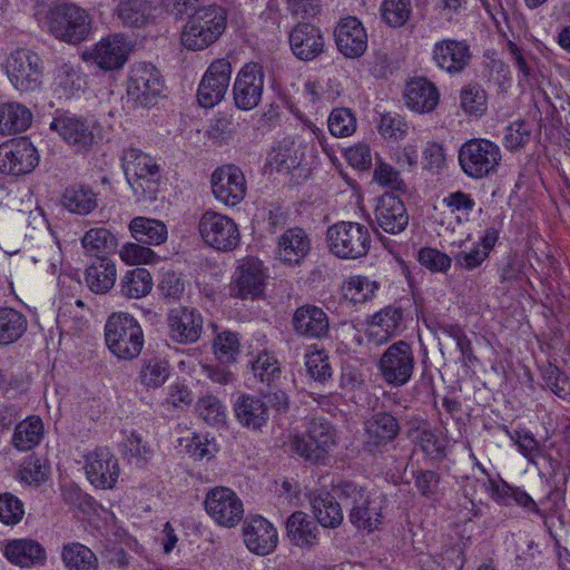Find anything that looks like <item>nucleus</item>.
<instances>
[{"label": "nucleus", "mask_w": 570, "mask_h": 570, "mask_svg": "<svg viewBox=\"0 0 570 570\" xmlns=\"http://www.w3.org/2000/svg\"><path fill=\"white\" fill-rule=\"evenodd\" d=\"M227 12L217 4L198 8L181 32L183 46L193 51L204 50L216 42L226 29Z\"/></svg>", "instance_id": "nucleus-1"}, {"label": "nucleus", "mask_w": 570, "mask_h": 570, "mask_svg": "<svg viewBox=\"0 0 570 570\" xmlns=\"http://www.w3.org/2000/svg\"><path fill=\"white\" fill-rule=\"evenodd\" d=\"M337 497L342 504L350 508V521L357 529L368 532L377 529L383 515L382 499L370 494L364 488L354 482H343L337 487Z\"/></svg>", "instance_id": "nucleus-2"}, {"label": "nucleus", "mask_w": 570, "mask_h": 570, "mask_svg": "<svg viewBox=\"0 0 570 570\" xmlns=\"http://www.w3.org/2000/svg\"><path fill=\"white\" fill-rule=\"evenodd\" d=\"M105 340L111 353L122 360L137 357L144 345L142 330L128 313H114L109 316L105 325Z\"/></svg>", "instance_id": "nucleus-3"}, {"label": "nucleus", "mask_w": 570, "mask_h": 570, "mask_svg": "<svg viewBox=\"0 0 570 570\" xmlns=\"http://www.w3.org/2000/svg\"><path fill=\"white\" fill-rule=\"evenodd\" d=\"M122 168L137 200H153L159 185V167L149 155L128 148L122 155Z\"/></svg>", "instance_id": "nucleus-4"}, {"label": "nucleus", "mask_w": 570, "mask_h": 570, "mask_svg": "<svg viewBox=\"0 0 570 570\" xmlns=\"http://www.w3.org/2000/svg\"><path fill=\"white\" fill-rule=\"evenodd\" d=\"M328 250L341 259H357L367 255L371 248V233L367 226L356 222H338L326 232Z\"/></svg>", "instance_id": "nucleus-5"}, {"label": "nucleus", "mask_w": 570, "mask_h": 570, "mask_svg": "<svg viewBox=\"0 0 570 570\" xmlns=\"http://www.w3.org/2000/svg\"><path fill=\"white\" fill-rule=\"evenodd\" d=\"M459 165L470 178L481 179L498 171L502 160L500 147L484 138H472L459 149Z\"/></svg>", "instance_id": "nucleus-6"}, {"label": "nucleus", "mask_w": 570, "mask_h": 570, "mask_svg": "<svg viewBox=\"0 0 570 570\" xmlns=\"http://www.w3.org/2000/svg\"><path fill=\"white\" fill-rule=\"evenodd\" d=\"M335 444V428L321 417L308 422L306 434H296L289 439L291 451L313 463L324 459Z\"/></svg>", "instance_id": "nucleus-7"}, {"label": "nucleus", "mask_w": 570, "mask_h": 570, "mask_svg": "<svg viewBox=\"0 0 570 570\" xmlns=\"http://www.w3.org/2000/svg\"><path fill=\"white\" fill-rule=\"evenodd\" d=\"M91 23V18L85 9L62 2L53 11L48 29L57 39L76 45L89 37Z\"/></svg>", "instance_id": "nucleus-8"}, {"label": "nucleus", "mask_w": 570, "mask_h": 570, "mask_svg": "<svg viewBox=\"0 0 570 570\" xmlns=\"http://www.w3.org/2000/svg\"><path fill=\"white\" fill-rule=\"evenodd\" d=\"M414 366L415 357L412 345L403 340L391 344L377 362L382 380L395 387L403 386L411 380Z\"/></svg>", "instance_id": "nucleus-9"}, {"label": "nucleus", "mask_w": 570, "mask_h": 570, "mask_svg": "<svg viewBox=\"0 0 570 570\" xmlns=\"http://www.w3.org/2000/svg\"><path fill=\"white\" fill-rule=\"evenodd\" d=\"M4 68L8 79L18 91L30 94L41 88L42 66L37 53L18 49L9 55Z\"/></svg>", "instance_id": "nucleus-10"}, {"label": "nucleus", "mask_w": 570, "mask_h": 570, "mask_svg": "<svg viewBox=\"0 0 570 570\" xmlns=\"http://www.w3.org/2000/svg\"><path fill=\"white\" fill-rule=\"evenodd\" d=\"M198 230L204 243L219 252H232L240 242V233L234 219L213 210L202 215Z\"/></svg>", "instance_id": "nucleus-11"}, {"label": "nucleus", "mask_w": 570, "mask_h": 570, "mask_svg": "<svg viewBox=\"0 0 570 570\" xmlns=\"http://www.w3.org/2000/svg\"><path fill=\"white\" fill-rule=\"evenodd\" d=\"M206 512L219 525L236 527L244 517V505L239 497L229 488L210 489L204 501Z\"/></svg>", "instance_id": "nucleus-12"}, {"label": "nucleus", "mask_w": 570, "mask_h": 570, "mask_svg": "<svg viewBox=\"0 0 570 570\" xmlns=\"http://www.w3.org/2000/svg\"><path fill=\"white\" fill-rule=\"evenodd\" d=\"M39 163L36 147L28 138L0 145V173L20 176L31 173Z\"/></svg>", "instance_id": "nucleus-13"}, {"label": "nucleus", "mask_w": 570, "mask_h": 570, "mask_svg": "<svg viewBox=\"0 0 570 570\" xmlns=\"http://www.w3.org/2000/svg\"><path fill=\"white\" fill-rule=\"evenodd\" d=\"M267 271L264 263L255 257L242 259L234 274L230 294L242 299L259 297L265 288Z\"/></svg>", "instance_id": "nucleus-14"}, {"label": "nucleus", "mask_w": 570, "mask_h": 570, "mask_svg": "<svg viewBox=\"0 0 570 570\" xmlns=\"http://www.w3.org/2000/svg\"><path fill=\"white\" fill-rule=\"evenodd\" d=\"M264 83L263 66L257 62L243 66L233 87L235 105L243 110L254 109L262 100Z\"/></svg>", "instance_id": "nucleus-15"}, {"label": "nucleus", "mask_w": 570, "mask_h": 570, "mask_svg": "<svg viewBox=\"0 0 570 570\" xmlns=\"http://www.w3.org/2000/svg\"><path fill=\"white\" fill-rule=\"evenodd\" d=\"M49 128L79 151L87 150L95 142L94 124L71 112H57Z\"/></svg>", "instance_id": "nucleus-16"}, {"label": "nucleus", "mask_w": 570, "mask_h": 570, "mask_svg": "<svg viewBox=\"0 0 570 570\" xmlns=\"http://www.w3.org/2000/svg\"><path fill=\"white\" fill-rule=\"evenodd\" d=\"M163 88V79L155 66L140 62L132 67L127 92L135 102L144 107L153 105Z\"/></svg>", "instance_id": "nucleus-17"}, {"label": "nucleus", "mask_w": 570, "mask_h": 570, "mask_svg": "<svg viewBox=\"0 0 570 570\" xmlns=\"http://www.w3.org/2000/svg\"><path fill=\"white\" fill-rule=\"evenodd\" d=\"M232 66L226 59H218L207 68L197 91L199 104L205 108L214 107L223 100L229 86Z\"/></svg>", "instance_id": "nucleus-18"}, {"label": "nucleus", "mask_w": 570, "mask_h": 570, "mask_svg": "<svg viewBox=\"0 0 570 570\" xmlns=\"http://www.w3.org/2000/svg\"><path fill=\"white\" fill-rule=\"evenodd\" d=\"M400 430L399 421L391 413H374L364 423V451L374 455L382 453L383 449L399 435Z\"/></svg>", "instance_id": "nucleus-19"}, {"label": "nucleus", "mask_w": 570, "mask_h": 570, "mask_svg": "<svg viewBox=\"0 0 570 570\" xmlns=\"http://www.w3.org/2000/svg\"><path fill=\"white\" fill-rule=\"evenodd\" d=\"M212 190L215 198L227 206L239 204L246 195L243 171L234 165L217 168L212 175Z\"/></svg>", "instance_id": "nucleus-20"}, {"label": "nucleus", "mask_w": 570, "mask_h": 570, "mask_svg": "<svg viewBox=\"0 0 570 570\" xmlns=\"http://www.w3.org/2000/svg\"><path fill=\"white\" fill-rule=\"evenodd\" d=\"M86 475L96 488L112 489L119 478L118 460L108 448H97L86 455Z\"/></svg>", "instance_id": "nucleus-21"}, {"label": "nucleus", "mask_w": 570, "mask_h": 570, "mask_svg": "<svg viewBox=\"0 0 570 570\" xmlns=\"http://www.w3.org/2000/svg\"><path fill=\"white\" fill-rule=\"evenodd\" d=\"M471 57V49L465 40L442 39L432 49V60L436 67L451 75L463 71Z\"/></svg>", "instance_id": "nucleus-22"}, {"label": "nucleus", "mask_w": 570, "mask_h": 570, "mask_svg": "<svg viewBox=\"0 0 570 570\" xmlns=\"http://www.w3.org/2000/svg\"><path fill=\"white\" fill-rule=\"evenodd\" d=\"M169 336L180 344L195 343L203 331V316L196 308L179 306L167 317Z\"/></svg>", "instance_id": "nucleus-23"}, {"label": "nucleus", "mask_w": 570, "mask_h": 570, "mask_svg": "<svg viewBox=\"0 0 570 570\" xmlns=\"http://www.w3.org/2000/svg\"><path fill=\"white\" fill-rule=\"evenodd\" d=\"M374 216L377 226L392 235L402 233L410 219L404 203L392 193H385L377 198Z\"/></svg>", "instance_id": "nucleus-24"}, {"label": "nucleus", "mask_w": 570, "mask_h": 570, "mask_svg": "<svg viewBox=\"0 0 570 570\" xmlns=\"http://www.w3.org/2000/svg\"><path fill=\"white\" fill-rule=\"evenodd\" d=\"M403 311L401 307L387 306L374 314L365 336L370 344L381 346L397 336L403 330Z\"/></svg>", "instance_id": "nucleus-25"}, {"label": "nucleus", "mask_w": 570, "mask_h": 570, "mask_svg": "<svg viewBox=\"0 0 570 570\" xmlns=\"http://www.w3.org/2000/svg\"><path fill=\"white\" fill-rule=\"evenodd\" d=\"M130 51L126 39L120 35L102 38L95 45L86 57L91 59L99 68L111 71L120 69L128 59Z\"/></svg>", "instance_id": "nucleus-26"}, {"label": "nucleus", "mask_w": 570, "mask_h": 570, "mask_svg": "<svg viewBox=\"0 0 570 570\" xmlns=\"http://www.w3.org/2000/svg\"><path fill=\"white\" fill-rule=\"evenodd\" d=\"M337 49L347 58L361 57L367 48V33L355 17L340 21L334 31Z\"/></svg>", "instance_id": "nucleus-27"}, {"label": "nucleus", "mask_w": 570, "mask_h": 570, "mask_svg": "<svg viewBox=\"0 0 570 570\" xmlns=\"http://www.w3.org/2000/svg\"><path fill=\"white\" fill-rule=\"evenodd\" d=\"M294 332L305 338H324L330 333V320L323 308L305 304L296 308L292 318Z\"/></svg>", "instance_id": "nucleus-28"}, {"label": "nucleus", "mask_w": 570, "mask_h": 570, "mask_svg": "<svg viewBox=\"0 0 570 570\" xmlns=\"http://www.w3.org/2000/svg\"><path fill=\"white\" fill-rule=\"evenodd\" d=\"M289 46L296 58L311 61L324 51V37L318 27L298 23L289 33Z\"/></svg>", "instance_id": "nucleus-29"}, {"label": "nucleus", "mask_w": 570, "mask_h": 570, "mask_svg": "<svg viewBox=\"0 0 570 570\" xmlns=\"http://www.w3.org/2000/svg\"><path fill=\"white\" fill-rule=\"evenodd\" d=\"M246 547L259 556L271 553L277 546L278 535L274 525L265 518H252L243 528Z\"/></svg>", "instance_id": "nucleus-30"}, {"label": "nucleus", "mask_w": 570, "mask_h": 570, "mask_svg": "<svg viewBox=\"0 0 570 570\" xmlns=\"http://www.w3.org/2000/svg\"><path fill=\"white\" fill-rule=\"evenodd\" d=\"M3 554L9 562L21 568L40 567L47 560L42 544L28 538L9 540L3 548Z\"/></svg>", "instance_id": "nucleus-31"}, {"label": "nucleus", "mask_w": 570, "mask_h": 570, "mask_svg": "<svg viewBox=\"0 0 570 570\" xmlns=\"http://www.w3.org/2000/svg\"><path fill=\"white\" fill-rule=\"evenodd\" d=\"M318 523L303 511L292 513L286 520V535L292 544L309 549L320 541Z\"/></svg>", "instance_id": "nucleus-32"}, {"label": "nucleus", "mask_w": 570, "mask_h": 570, "mask_svg": "<svg viewBox=\"0 0 570 570\" xmlns=\"http://www.w3.org/2000/svg\"><path fill=\"white\" fill-rule=\"evenodd\" d=\"M406 106L415 112L429 114L440 100L438 88L425 78H415L407 82L404 92Z\"/></svg>", "instance_id": "nucleus-33"}, {"label": "nucleus", "mask_w": 570, "mask_h": 570, "mask_svg": "<svg viewBox=\"0 0 570 570\" xmlns=\"http://www.w3.org/2000/svg\"><path fill=\"white\" fill-rule=\"evenodd\" d=\"M311 240L304 229H287L277 242V257L287 265H298L309 253Z\"/></svg>", "instance_id": "nucleus-34"}, {"label": "nucleus", "mask_w": 570, "mask_h": 570, "mask_svg": "<svg viewBox=\"0 0 570 570\" xmlns=\"http://www.w3.org/2000/svg\"><path fill=\"white\" fill-rule=\"evenodd\" d=\"M234 411L237 421L252 430H259L269 417L264 401L250 394H242L234 404Z\"/></svg>", "instance_id": "nucleus-35"}, {"label": "nucleus", "mask_w": 570, "mask_h": 570, "mask_svg": "<svg viewBox=\"0 0 570 570\" xmlns=\"http://www.w3.org/2000/svg\"><path fill=\"white\" fill-rule=\"evenodd\" d=\"M114 13L125 27L142 28L151 21L154 7L148 0H117Z\"/></svg>", "instance_id": "nucleus-36"}, {"label": "nucleus", "mask_w": 570, "mask_h": 570, "mask_svg": "<svg viewBox=\"0 0 570 570\" xmlns=\"http://www.w3.org/2000/svg\"><path fill=\"white\" fill-rule=\"evenodd\" d=\"M116 276L115 263L108 257H99L86 269L85 281L92 293L106 294L114 287Z\"/></svg>", "instance_id": "nucleus-37"}, {"label": "nucleus", "mask_w": 570, "mask_h": 570, "mask_svg": "<svg viewBox=\"0 0 570 570\" xmlns=\"http://www.w3.org/2000/svg\"><path fill=\"white\" fill-rule=\"evenodd\" d=\"M28 317L13 307H0V346L18 342L28 330Z\"/></svg>", "instance_id": "nucleus-38"}, {"label": "nucleus", "mask_w": 570, "mask_h": 570, "mask_svg": "<svg viewBox=\"0 0 570 570\" xmlns=\"http://www.w3.org/2000/svg\"><path fill=\"white\" fill-rule=\"evenodd\" d=\"M129 229L138 243L149 246L160 245L168 237L166 225L161 220L154 218L135 217L129 224Z\"/></svg>", "instance_id": "nucleus-39"}, {"label": "nucleus", "mask_w": 570, "mask_h": 570, "mask_svg": "<svg viewBox=\"0 0 570 570\" xmlns=\"http://www.w3.org/2000/svg\"><path fill=\"white\" fill-rule=\"evenodd\" d=\"M32 121L31 111L19 102L0 104V132L17 134L29 128Z\"/></svg>", "instance_id": "nucleus-40"}, {"label": "nucleus", "mask_w": 570, "mask_h": 570, "mask_svg": "<svg viewBox=\"0 0 570 570\" xmlns=\"http://www.w3.org/2000/svg\"><path fill=\"white\" fill-rule=\"evenodd\" d=\"M61 205L77 215H88L97 207V195L86 185H71L61 196Z\"/></svg>", "instance_id": "nucleus-41"}, {"label": "nucleus", "mask_w": 570, "mask_h": 570, "mask_svg": "<svg viewBox=\"0 0 570 570\" xmlns=\"http://www.w3.org/2000/svg\"><path fill=\"white\" fill-rule=\"evenodd\" d=\"M316 522L324 528H336L343 521L341 503L331 493H321L311 499Z\"/></svg>", "instance_id": "nucleus-42"}, {"label": "nucleus", "mask_w": 570, "mask_h": 570, "mask_svg": "<svg viewBox=\"0 0 570 570\" xmlns=\"http://www.w3.org/2000/svg\"><path fill=\"white\" fill-rule=\"evenodd\" d=\"M61 560L67 570H99V561L95 552L79 542H70L62 547Z\"/></svg>", "instance_id": "nucleus-43"}, {"label": "nucleus", "mask_w": 570, "mask_h": 570, "mask_svg": "<svg viewBox=\"0 0 570 570\" xmlns=\"http://www.w3.org/2000/svg\"><path fill=\"white\" fill-rule=\"evenodd\" d=\"M43 436V423L39 416H29L14 429L12 445L19 451H30Z\"/></svg>", "instance_id": "nucleus-44"}, {"label": "nucleus", "mask_w": 570, "mask_h": 570, "mask_svg": "<svg viewBox=\"0 0 570 570\" xmlns=\"http://www.w3.org/2000/svg\"><path fill=\"white\" fill-rule=\"evenodd\" d=\"M82 247L87 255L107 257L106 254L116 247L114 235L104 227L89 229L81 238Z\"/></svg>", "instance_id": "nucleus-45"}, {"label": "nucleus", "mask_w": 570, "mask_h": 570, "mask_svg": "<svg viewBox=\"0 0 570 570\" xmlns=\"http://www.w3.org/2000/svg\"><path fill=\"white\" fill-rule=\"evenodd\" d=\"M151 288V275L146 268L128 271L120 282V293L128 298L144 297Z\"/></svg>", "instance_id": "nucleus-46"}, {"label": "nucleus", "mask_w": 570, "mask_h": 570, "mask_svg": "<svg viewBox=\"0 0 570 570\" xmlns=\"http://www.w3.org/2000/svg\"><path fill=\"white\" fill-rule=\"evenodd\" d=\"M252 371L259 382L276 386L282 379V365L275 355L268 352L259 353L252 362Z\"/></svg>", "instance_id": "nucleus-47"}, {"label": "nucleus", "mask_w": 570, "mask_h": 570, "mask_svg": "<svg viewBox=\"0 0 570 570\" xmlns=\"http://www.w3.org/2000/svg\"><path fill=\"white\" fill-rule=\"evenodd\" d=\"M213 352L222 365L235 363L240 354L238 333L232 331L218 333L213 340Z\"/></svg>", "instance_id": "nucleus-48"}, {"label": "nucleus", "mask_w": 570, "mask_h": 570, "mask_svg": "<svg viewBox=\"0 0 570 570\" xmlns=\"http://www.w3.org/2000/svg\"><path fill=\"white\" fill-rule=\"evenodd\" d=\"M55 81L66 97H71L86 87V80L80 72V68L69 62H63L57 68Z\"/></svg>", "instance_id": "nucleus-49"}, {"label": "nucleus", "mask_w": 570, "mask_h": 570, "mask_svg": "<svg viewBox=\"0 0 570 570\" xmlns=\"http://www.w3.org/2000/svg\"><path fill=\"white\" fill-rule=\"evenodd\" d=\"M170 373L169 364L160 357H151L142 361L139 372L140 383L148 389L161 386Z\"/></svg>", "instance_id": "nucleus-50"}, {"label": "nucleus", "mask_w": 570, "mask_h": 570, "mask_svg": "<svg viewBox=\"0 0 570 570\" xmlns=\"http://www.w3.org/2000/svg\"><path fill=\"white\" fill-rule=\"evenodd\" d=\"M460 105L468 115L481 117L488 108V97L478 83H469L461 89Z\"/></svg>", "instance_id": "nucleus-51"}, {"label": "nucleus", "mask_w": 570, "mask_h": 570, "mask_svg": "<svg viewBox=\"0 0 570 570\" xmlns=\"http://www.w3.org/2000/svg\"><path fill=\"white\" fill-rule=\"evenodd\" d=\"M381 14L390 27H402L410 19L411 2L410 0H383Z\"/></svg>", "instance_id": "nucleus-52"}, {"label": "nucleus", "mask_w": 570, "mask_h": 570, "mask_svg": "<svg viewBox=\"0 0 570 570\" xmlns=\"http://www.w3.org/2000/svg\"><path fill=\"white\" fill-rule=\"evenodd\" d=\"M199 417L209 425H218L225 422L226 407L218 397L207 394L200 397L196 404Z\"/></svg>", "instance_id": "nucleus-53"}, {"label": "nucleus", "mask_w": 570, "mask_h": 570, "mask_svg": "<svg viewBox=\"0 0 570 570\" xmlns=\"http://www.w3.org/2000/svg\"><path fill=\"white\" fill-rule=\"evenodd\" d=\"M328 130L335 137H347L356 129V120L346 108H335L328 117Z\"/></svg>", "instance_id": "nucleus-54"}, {"label": "nucleus", "mask_w": 570, "mask_h": 570, "mask_svg": "<svg viewBox=\"0 0 570 570\" xmlns=\"http://www.w3.org/2000/svg\"><path fill=\"white\" fill-rule=\"evenodd\" d=\"M415 441L421 450L430 458L442 459L445 456V443L434 430L430 428L420 429Z\"/></svg>", "instance_id": "nucleus-55"}, {"label": "nucleus", "mask_w": 570, "mask_h": 570, "mask_svg": "<svg viewBox=\"0 0 570 570\" xmlns=\"http://www.w3.org/2000/svg\"><path fill=\"white\" fill-rule=\"evenodd\" d=\"M307 373L318 382H326L332 377V367L324 351H314L305 355Z\"/></svg>", "instance_id": "nucleus-56"}, {"label": "nucleus", "mask_w": 570, "mask_h": 570, "mask_svg": "<svg viewBox=\"0 0 570 570\" xmlns=\"http://www.w3.org/2000/svg\"><path fill=\"white\" fill-rule=\"evenodd\" d=\"M410 129L404 117L397 114H385L381 116L379 124V132L387 139L401 140Z\"/></svg>", "instance_id": "nucleus-57"}, {"label": "nucleus", "mask_w": 570, "mask_h": 570, "mask_svg": "<svg viewBox=\"0 0 570 570\" xmlns=\"http://www.w3.org/2000/svg\"><path fill=\"white\" fill-rule=\"evenodd\" d=\"M542 377L547 387L560 399L566 400L570 394V382L557 366L548 364L542 371Z\"/></svg>", "instance_id": "nucleus-58"}, {"label": "nucleus", "mask_w": 570, "mask_h": 570, "mask_svg": "<svg viewBox=\"0 0 570 570\" xmlns=\"http://www.w3.org/2000/svg\"><path fill=\"white\" fill-rule=\"evenodd\" d=\"M24 514L22 502L12 493L0 494V521L6 524H17Z\"/></svg>", "instance_id": "nucleus-59"}, {"label": "nucleus", "mask_w": 570, "mask_h": 570, "mask_svg": "<svg viewBox=\"0 0 570 570\" xmlns=\"http://www.w3.org/2000/svg\"><path fill=\"white\" fill-rule=\"evenodd\" d=\"M531 127L523 120L511 124L504 135V146L509 150H517L529 142Z\"/></svg>", "instance_id": "nucleus-60"}, {"label": "nucleus", "mask_w": 570, "mask_h": 570, "mask_svg": "<svg viewBox=\"0 0 570 570\" xmlns=\"http://www.w3.org/2000/svg\"><path fill=\"white\" fill-rule=\"evenodd\" d=\"M417 259L420 264L432 272L444 273L451 267L452 258L431 247H424L419 252Z\"/></svg>", "instance_id": "nucleus-61"}, {"label": "nucleus", "mask_w": 570, "mask_h": 570, "mask_svg": "<svg viewBox=\"0 0 570 570\" xmlns=\"http://www.w3.org/2000/svg\"><path fill=\"white\" fill-rule=\"evenodd\" d=\"M344 295L354 304H362L374 295V285L365 277L352 278L345 287Z\"/></svg>", "instance_id": "nucleus-62"}, {"label": "nucleus", "mask_w": 570, "mask_h": 570, "mask_svg": "<svg viewBox=\"0 0 570 570\" xmlns=\"http://www.w3.org/2000/svg\"><path fill=\"white\" fill-rule=\"evenodd\" d=\"M120 257L130 265L150 264L156 259V254L149 247L136 243L126 244L120 250Z\"/></svg>", "instance_id": "nucleus-63"}, {"label": "nucleus", "mask_w": 570, "mask_h": 570, "mask_svg": "<svg viewBox=\"0 0 570 570\" xmlns=\"http://www.w3.org/2000/svg\"><path fill=\"white\" fill-rule=\"evenodd\" d=\"M374 179L382 186L393 190L406 191V185L391 165L381 163L374 170Z\"/></svg>", "instance_id": "nucleus-64"}]
</instances>
